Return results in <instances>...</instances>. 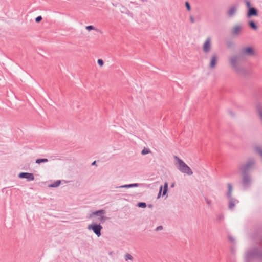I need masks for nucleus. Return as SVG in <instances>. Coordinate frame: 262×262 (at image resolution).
I'll return each instance as SVG.
<instances>
[{"label": "nucleus", "instance_id": "14", "mask_svg": "<svg viewBox=\"0 0 262 262\" xmlns=\"http://www.w3.org/2000/svg\"><path fill=\"white\" fill-rule=\"evenodd\" d=\"M248 25L250 28H251L254 30H256L257 29V26L253 21H249L248 22Z\"/></svg>", "mask_w": 262, "mask_h": 262}, {"label": "nucleus", "instance_id": "4", "mask_svg": "<svg viewBox=\"0 0 262 262\" xmlns=\"http://www.w3.org/2000/svg\"><path fill=\"white\" fill-rule=\"evenodd\" d=\"M256 164V161L254 159H249L245 163L244 165H241L239 169L241 171H243L245 169H248L255 166Z\"/></svg>", "mask_w": 262, "mask_h": 262}, {"label": "nucleus", "instance_id": "1", "mask_svg": "<svg viewBox=\"0 0 262 262\" xmlns=\"http://www.w3.org/2000/svg\"><path fill=\"white\" fill-rule=\"evenodd\" d=\"M229 63L232 69L238 73L243 71V68L241 64L240 57L238 55H232L229 58Z\"/></svg>", "mask_w": 262, "mask_h": 262}, {"label": "nucleus", "instance_id": "32", "mask_svg": "<svg viewBox=\"0 0 262 262\" xmlns=\"http://www.w3.org/2000/svg\"><path fill=\"white\" fill-rule=\"evenodd\" d=\"M190 20H191V21L192 23H193L194 22V18H193V17H190Z\"/></svg>", "mask_w": 262, "mask_h": 262}, {"label": "nucleus", "instance_id": "8", "mask_svg": "<svg viewBox=\"0 0 262 262\" xmlns=\"http://www.w3.org/2000/svg\"><path fill=\"white\" fill-rule=\"evenodd\" d=\"M211 39L207 38L203 45V51L205 53H208L211 49Z\"/></svg>", "mask_w": 262, "mask_h": 262}, {"label": "nucleus", "instance_id": "2", "mask_svg": "<svg viewBox=\"0 0 262 262\" xmlns=\"http://www.w3.org/2000/svg\"><path fill=\"white\" fill-rule=\"evenodd\" d=\"M175 159L177 160V167L180 171L188 175L193 174L192 170L183 161L177 157H176Z\"/></svg>", "mask_w": 262, "mask_h": 262}, {"label": "nucleus", "instance_id": "5", "mask_svg": "<svg viewBox=\"0 0 262 262\" xmlns=\"http://www.w3.org/2000/svg\"><path fill=\"white\" fill-rule=\"evenodd\" d=\"M88 228L89 230H93L98 237L101 235L100 231L102 227L100 225H89Z\"/></svg>", "mask_w": 262, "mask_h": 262}, {"label": "nucleus", "instance_id": "28", "mask_svg": "<svg viewBox=\"0 0 262 262\" xmlns=\"http://www.w3.org/2000/svg\"><path fill=\"white\" fill-rule=\"evenodd\" d=\"M41 20H42V17L40 16L37 17L35 19V21L37 23L40 22Z\"/></svg>", "mask_w": 262, "mask_h": 262}, {"label": "nucleus", "instance_id": "15", "mask_svg": "<svg viewBox=\"0 0 262 262\" xmlns=\"http://www.w3.org/2000/svg\"><path fill=\"white\" fill-rule=\"evenodd\" d=\"M168 183L165 182L164 184V186L163 195H165L166 194L167 191V189H168Z\"/></svg>", "mask_w": 262, "mask_h": 262}, {"label": "nucleus", "instance_id": "3", "mask_svg": "<svg viewBox=\"0 0 262 262\" xmlns=\"http://www.w3.org/2000/svg\"><path fill=\"white\" fill-rule=\"evenodd\" d=\"M254 54V50L251 47H246L242 49L240 55L242 56H250Z\"/></svg>", "mask_w": 262, "mask_h": 262}, {"label": "nucleus", "instance_id": "7", "mask_svg": "<svg viewBox=\"0 0 262 262\" xmlns=\"http://www.w3.org/2000/svg\"><path fill=\"white\" fill-rule=\"evenodd\" d=\"M257 15L258 11L257 9L254 7H252L248 9L246 14V16L248 18H250L253 16H257Z\"/></svg>", "mask_w": 262, "mask_h": 262}, {"label": "nucleus", "instance_id": "25", "mask_svg": "<svg viewBox=\"0 0 262 262\" xmlns=\"http://www.w3.org/2000/svg\"><path fill=\"white\" fill-rule=\"evenodd\" d=\"M138 206L139 207H142V208H145L146 207V204L145 203H139L138 205Z\"/></svg>", "mask_w": 262, "mask_h": 262}, {"label": "nucleus", "instance_id": "18", "mask_svg": "<svg viewBox=\"0 0 262 262\" xmlns=\"http://www.w3.org/2000/svg\"><path fill=\"white\" fill-rule=\"evenodd\" d=\"M244 2H245V3L246 4V6L248 10L250 8H252L251 7V3H250V2L249 1H248V0H245Z\"/></svg>", "mask_w": 262, "mask_h": 262}, {"label": "nucleus", "instance_id": "17", "mask_svg": "<svg viewBox=\"0 0 262 262\" xmlns=\"http://www.w3.org/2000/svg\"><path fill=\"white\" fill-rule=\"evenodd\" d=\"M48 160L47 159H38L36 160V163L37 164H40L42 162H47Z\"/></svg>", "mask_w": 262, "mask_h": 262}, {"label": "nucleus", "instance_id": "19", "mask_svg": "<svg viewBox=\"0 0 262 262\" xmlns=\"http://www.w3.org/2000/svg\"><path fill=\"white\" fill-rule=\"evenodd\" d=\"M60 183H61L60 181H57L55 182L54 184L51 185L50 186L51 187H58V186H59Z\"/></svg>", "mask_w": 262, "mask_h": 262}, {"label": "nucleus", "instance_id": "34", "mask_svg": "<svg viewBox=\"0 0 262 262\" xmlns=\"http://www.w3.org/2000/svg\"><path fill=\"white\" fill-rule=\"evenodd\" d=\"M104 218V216H101V220H103Z\"/></svg>", "mask_w": 262, "mask_h": 262}, {"label": "nucleus", "instance_id": "21", "mask_svg": "<svg viewBox=\"0 0 262 262\" xmlns=\"http://www.w3.org/2000/svg\"><path fill=\"white\" fill-rule=\"evenodd\" d=\"M137 184H130V185H124V186H121L120 187H119L120 188H129V187H134V186H137Z\"/></svg>", "mask_w": 262, "mask_h": 262}, {"label": "nucleus", "instance_id": "27", "mask_svg": "<svg viewBox=\"0 0 262 262\" xmlns=\"http://www.w3.org/2000/svg\"><path fill=\"white\" fill-rule=\"evenodd\" d=\"M86 29L88 31H91V30H94L95 28L93 26H88L86 27Z\"/></svg>", "mask_w": 262, "mask_h": 262}, {"label": "nucleus", "instance_id": "24", "mask_svg": "<svg viewBox=\"0 0 262 262\" xmlns=\"http://www.w3.org/2000/svg\"><path fill=\"white\" fill-rule=\"evenodd\" d=\"M98 64L100 67H102L104 65V62L102 59H99L97 61Z\"/></svg>", "mask_w": 262, "mask_h": 262}, {"label": "nucleus", "instance_id": "35", "mask_svg": "<svg viewBox=\"0 0 262 262\" xmlns=\"http://www.w3.org/2000/svg\"><path fill=\"white\" fill-rule=\"evenodd\" d=\"M172 187H173L174 186V184H173L172 185H171Z\"/></svg>", "mask_w": 262, "mask_h": 262}, {"label": "nucleus", "instance_id": "10", "mask_svg": "<svg viewBox=\"0 0 262 262\" xmlns=\"http://www.w3.org/2000/svg\"><path fill=\"white\" fill-rule=\"evenodd\" d=\"M242 30V27L241 25H235L232 30V33L234 35H237L239 34Z\"/></svg>", "mask_w": 262, "mask_h": 262}, {"label": "nucleus", "instance_id": "22", "mask_svg": "<svg viewBox=\"0 0 262 262\" xmlns=\"http://www.w3.org/2000/svg\"><path fill=\"white\" fill-rule=\"evenodd\" d=\"M149 152H150V150L147 148H144L141 152L142 155H146V154H149Z\"/></svg>", "mask_w": 262, "mask_h": 262}, {"label": "nucleus", "instance_id": "11", "mask_svg": "<svg viewBox=\"0 0 262 262\" xmlns=\"http://www.w3.org/2000/svg\"><path fill=\"white\" fill-rule=\"evenodd\" d=\"M217 62V57L215 55H213L211 57V59L210 63V67L211 68H214L215 67Z\"/></svg>", "mask_w": 262, "mask_h": 262}, {"label": "nucleus", "instance_id": "33", "mask_svg": "<svg viewBox=\"0 0 262 262\" xmlns=\"http://www.w3.org/2000/svg\"><path fill=\"white\" fill-rule=\"evenodd\" d=\"M95 164H96V161H94V162L92 163V165H95Z\"/></svg>", "mask_w": 262, "mask_h": 262}, {"label": "nucleus", "instance_id": "29", "mask_svg": "<svg viewBox=\"0 0 262 262\" xmlns=\"http://www.w3.org/2000/svg\"><path fill=\"white\" fill-rule=\"evenodd\" d=\"M185 5H186V7L187 10H189V11L190 10L191 8H190V6L189 3L186 2L185 3Z\"/></svg>", "mask_w": 262, "mask_h": 262}, {"label": "nucleus", "instance_id": "16", "mask_svg": "<svg viewBox=\"0 0 262 262\" xmlns=\"http://www.w3.org/2000/svg\"><path fill=\"white\" fill-rule=\"evenodd\" d=\"M124 258H125V259L126 261H128L129 260H133L132 256L130 254H129V253H126L125 255Z\"/></svg>", "mask_w": 262, "mask_h": 262}, {"label": "nucleus", "instance_id": "12", "mask_svg": "<svg viewBox=\"0 0 262 262\" xmlns=\"http://www.w3.org/2000/svg\"><path fill=\"white\" fill-rule=\"evenodd\" d=\"M251 182V179L248 176H245L243 178V183L244 185H249Z\"/></svg>", "mask_w": 262, "mask_h": 262}, {"label": "nucleus", "instance_id": "6", "mask_svg": "<svg viewBox=\"0 0 262 262\" xmlns=\"http://www.w3.org/2000/svg\"><path fill=\"white\" fill-rule=\"evenodd\" d=\"M18 177L21 179H26L28 181H33L34 179L33 174L28 172H21L19 174Z\"/></svg>", "mask_w": 262, "mask_h": 262}, {"label": "nucleus", "instance_id": "20", "mask_svg": "<svg viewBox=\"0 0 262 262\" xmlns=\"http://www.w3.org/2000/svg\"><path fill=\"white\" fill-rule=\"evenodd\" d=\"M235 205V201L231 200L229 203V208L232 209Z\"/></svg>", "mask_w": 262, "mask_h": 262}, {"label": "nucleus", "instance_id": "31", "mask_svg": "<svg viewBox=\"0 0 262 262\" xmlns=\"http://www.w3.org/2000/svg\"><path fill=\"white\" fill-rule=\"evenodd\" d=\"M162 229H163L162 226H160L157 228L156 230L159 231V230H162Z\"/></svg>", "mask_w": 262, "mask_h": 262}, {"label": "nucleus", "instance_id": "9", "mask_svg": "<svg viewBox=\"0 0 262 262\" xmlns=\"http://www.w3.org/2000/svg\"><path fill=\"white\" fill-rule=\"evenodd\" d=\"M237 8L235 6H231L227 11V14L229 17H233L237 11Z\"/></svg>", "mask_w": 262, "mask_h": 262}, {"label": "nucleus", "instance_id": "13", "mask_svg": "<svg viewBox=\"0 0 262 262\" xmlns=\"http://www.w3.org/2000/svg\"><path fill=\"white\" fill-rule=\"evenodd\" d=\"M105 213V211L104 210H100L96 212H93L90 214V217H92L94 215H99V214H103Z\"/></svg>", "mask_w": 262, "mask_h": 262}, {"label": "nucleus", "instance_id": "30", "mask_svg": "<svg viewBox=\"0 0 262 262\" xmlns=\"http://www.w3.org/2000/svg\"><path fill=\"white\" fill-rule=\"evenodd\" d=\"M162 189H163L162 186H161L160 187V191H159V194H158V198L160 197V195L161 194V192H162Z\"/></svg>", "mask_w": 262, "mask_h": 262}, {"label": "nucleus", "instance_id": "23", "mask_svg": "<svg viewBox=\"0 0 262 262\" xmlns=\"http://www.w3.org/2000/svg\"><path fill=\"white\" fill-rule=\"evenodd\" d=\"M228 194L229 195L231 194V192L232 191V187L231 184L228 185Z\"/></svg>", "mask_w": 262, "mask_h": 262}, {"label": "nucleus", "instance_id": "26", "mask_svg": "<svg viewBox=\"0 0 262 262\" xmlns=\"http://www.w3.org/2000/svg\"><path fill=\"white\" fill-rule=\"evenodd\" d=\"M258 113L259 116L262 121V108H259L258 110Z\"/></svg>", "mask_w": 262, "mask_h": 262}]
</instances>
